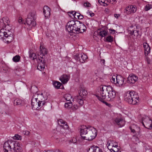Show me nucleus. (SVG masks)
Here are the masks:
<instances>
[{"mask_svg":"<svg viewBox=\"0 0 152 152\" xmlns=\"http://www.w3.org/2000/svg\"><path fill=\"white\" fill-rule=\"evenodd\" d=\"M100 94L96 95V96L101 102L104 103V99H106L107 101H112L115 97V91L110 86H100Z\"/></svg>","mask_w":152,"mask_h":152,"instance_id":"nucleus-1","label":"nucleus"},{"mask_svg":"<svg viewBox=\"0 0 152 152\" xmlns=\"http://www.w3.org/2000/svg\"><path fill=\"white\" fill-rule=\"evenodd\" d=\"M66 30L69 32L77 34L82 33L86 31L85 25L78 20H71L68 22L66 26Z\"/></svg>","mask_w":152,"mask_h":152,"instance_id":"nucleus-2","label":"nucleus"},{"mask_svg":"<svg viewBox=\"0 0 152 152\" xmlns=\"http://www.w3.org/2000/svg\"><path fill=\"white\" fill-rule=\"evenodd\" d=\"M96 129L92 127L88 128L86 126H83L80 129V135L83 140H92L96 137Z\"/></svg>","mask_w":152,"mask_h":152,"instance_id":"nucleus-3","label":"nucleus"},{"mask_svg":"<svg viewBox=\"0 0 152 152\" xmlns=\"http://www.w3.org/2000/svg\"><path fill=\"white\" fill-rule=\"evenodd\" d=\"M13 36L12 33L9 30L2 29L0 31V38L7 44L10 43L13 40Z\"/></svg>","mask_w":152,"mask_h":152,"instance_id":"nucleus-4","label":"nucleus"},{"mask_svg":"<svg viewBox=\"0 0 152 152\" xmlns=\"http://www.w3.org/2000/svg\"><path fill=\"white\" fill-rule=\"evenodd\" d=\"M29 56L32 59L34 60L35 59H37L38 63L37 66V69L40 71L43 70L45 68V59L42 56H40L38 57V58H37L36 54L34 53H30Z\"/></svg>","mask_w":152,"mask_h":152,"instance_id":"nucleus-5","label":"nucleus"},{"mask_svg":"<svg viewBox=\"0 0 152 152\" xmlns=\"http://www.w3.org/2000/svg\"><path fill=\"white\" fill-rule=\"evenodd\" d=\"M37 18L36 12L35 11L30 12L28 15L26 22L28 25L31 26H35L36 25L35 20Z\"/></svg>","mask_w":152,"mask_h":152,"instance_id":"nucleus-6","label":"nucleus"},{"mask_svg":"<svg viewBox=\"0 0 152 152\" xmlns=\"http://www.w3.org/2000/svg\"><path fill=\"white\" fill-rule=\"evenodd\" d=\"M110 80L111 82L117 86L122 87L124 85V78L120 75L114 76Z\"/></svg>","mask_w":152,"mask_h":152,"instance_id":"nucleus-7","label":"nucleus"},{"mask_svg":"<svg viewBox=\"0 0 152 152\" xmlns=\"http://www.w3.org/2000/svg\"><path fill=\"white\" fill-rule=\"evenodd\" d=\"M87 92L83 88H81L80 90L79 93V95L76 96L75 98L76 100V101L79 103L80 105H82L83 104V101L82 96V95L83 96H86L87 94Z\"/></svg>","mask_w":152,"mask_h":152,"instance_id":"nucleus-8","label":"nucleus"},{"mask_svg":"<svg viewBox=\"0 0 152 152\" xmlns=\"http://www.w3.org/2000/svg\"><path fill=\"white\" fill-rule=\"evenodd\" d=\"M74 58L77 61L82 63H84L86 61L88 57L85 54L81 53L75 55L74 56Z\"/></svg>","mask_w":152,"mask_h":152,"instance_id":"nucleus-9","label":"nucleus"},{"mask_svg":"<svg viewBox=\"0 0 152 152\" xmlns=\"http://www.w3.org/2000/svg\"><path fill=\"white\" fill-rule=\"evenodd\" d=\"M142 124L147 129H151L152 128V121L149 117L144 118Z\"/></svg>","mask_w":152,"mask_h":152,"instance_id":"nucleus-10","label":"nucleus"},{"mask_svg":"<svg viewBox=\"0 0 152 152\" xmlns=\"http://www.w3.org/2000/svg\"><path fill=\"white\" fill-rule=\"evenodd\" d=\"M134 92V91H129L125 94L124 96V100L125 101L128 103L129 104H131V103L132 102L131 99L132 98L133 96Z\"/></svg>","mask_w":152,"mask_h":152,"instance_id":"nucleus-11","label":"nucleus"},{"mask_svg":"<svg viewBox=\"0 0 152 152\" xmlns=\"http://www.w3.org/2000/svg\"><path fill=\"white\" fill-rule=\"evenodd\" d=\"M138 80V77L136 75L132 73L130 74L128 77L127 82L130 84H133L135 83Z\"/></svg>","mask_w":152,"mask_h":152,"instance_id":"nucleus-12","label":"nucleus"},{"mask_svg":"<svg viewBox=\"0 0 152 152\" xmlns=\"http://www.w3.org/2000/svg\"><path fill=\"white\" fill-rule=\"evenodd\" d=\"M12 152H21L22 148L18 142L14 141Z\"/></svg>","mask_w":152,"mask_h":152,"instance_id":"nucleus-13","label":"nucleus"},{"mask_svg":"<svg viewBox=\"0 0 152 152\" xmlns=\"http://www.w3.org/2000/svg\"><path fill=\"white\" fill-rule=\"evenodd\" d=\"M114 123L118 125L120 127H121L124 126L125 122L121 118L118 117L115 119Z\"/></svg>","mask_w":152,"mask_h":152,"instance_id":"nucleus-14","label":"nucleus"},{"mask_svg":"<svg viewBox=\"0 0 152 152\" xmlns=\"http://www.w3.org/2000/svg\"><path fill=\"white\" fill-rule=\"evenodd\" d=\"M137 8L135 6L131 5L129 6L126 8V11L128 14L133 13L136 12Z\"/></svg>","mask_w":152,"mask_h":152,"instance_id":"nucleus-15","label":"nucleus"},{"mask_svg":"<svg viewBox=\"0 0 152 152\" xmlns=\"http://www.w3.org/2000/svg\"><path fill=\"white\" fill-rule=\"evenodd\" d=\"M50 9L47 6H45L43 8V12L45 17L48 18L50 15Z\"/></svg>","mask_w":152,"mask_h":152,"instance_id":"nucleus-16","label":"nucleus"},{"mask_svg":"<svg viewBox=\"0 0 152 152\" xmlns=\"http://www.w3.org/2000/svg\"><path fill=\"white\" fill-rule=\"evenodd\" d=\"M70 78L69 75L64 74L62 75L59 78V80L63 84H65L67 82Z\"/></svg>","mask_w":152,"mask_h":152,"instance_id":"nucleus-17","label":"nucleus"},{"mask_svg":"<svg viewBox=\"0 0 152 152\" xmlns=\"http://www.w3.org/2000/svg\"><path fill=\"white\" fill-rule=\"evenodd\" d=\"M88 152H103L102 150L97 146L93 145L91 147Z\"/></svg>","mask_w":152,"mask_h":152,"instance_id":"nucleus-18","label":"nucleus"},{"mask_svg":"<svg viewBox=\"0 0 152 152\" xmlns=\"http://www.w3.org/2000/svg\"><path fill=\"white\" fill-rule=\"evenodd\" d=\"M131 100L132 102L131 103V104L133 105L136 104L139 102V97L135 92L133 96L131 98Z\"/></svg>","mask_w":152,"mask_h":152,"instance_id":"nucleus-19","label":"nucleus"},{"mask_svg":"<svg viewBox=\"0 0 152 152\" xmlns=\"http://www.w3.org/2000/svg\"><path fill=\"white\" fill-rule=\"evenodd\" d=\"M58 124L61 127H62L63 128L67 129L68 128V126L66 122L63 120L60 119L59 120H58Z\"/></svg>","mask_w":152,"mask_h":152,"instance_id":"nucleus-20","label":"nucleus"},{"mask_svg":"<svg viewBox=\"0 0 152 152\" xmlns=\"http://www.w3.org/2000/svg\"><path fill=\"white\" fill-rule=\"evenodd\" d=\"M143 46L145 50V55H147L150 52V47L147 43H144Z\"/></svg>","mask_w":152,"mask_h":152,"instance_id":"nucleus-21","label":"nucleus"},{"mask_svg":"<svg viewBox=\"0 0 152 152\" xmlns=\"http://www.w3.org/2000/svg\"><path fill=\"white\" fill-rule=\"evenodd\" d=\"M134 27H136L135 26H134ZM136 29L135 30L132 29V30H131L129 33L132 35H133L136 37H140L141 35V33L139 31L137 30V28H136Z\"/></svg>","mask_w":152,"mask_h":152,"instance_id":"nucleus-22","label":"nucleus"},{"mask_svg":"<svg viewBox=\"0 0 152 152\" xmlns=\"http://www.w3.org/2000/svg\"><path fill=\"white\" fill-rule=\"evenodd\" d=\"M38 101H45L47 99V96H46L45 93L43 94L41 93L39 94V93Z\"/></svg>","mask_w":152,"mask_h":152,"instance_id":"nucleus-23","label":"nucleus"},{"mask_svg":"<svg viewBox=\"0 0 152 152\" xmlns=\"http://www.w3.org/2000/svg\"><path fill=\"white\" fill-rule=\"evenodd\" d=\"M108 33V31L106 30L102 29L99 32V35L102 37H104L107 35Z\"/></svg>","mask_w":152,"mask_h":152,"instance_id":"nucleus-24","label":"nucleus"},{"mask_svg":"<svg viewBox=\"0 0 152 152\" xmlns=\"http://www.w3.org/2000/svg\"><path fill=\"white\" fill-rule=\"evenodd\" d=\"M40 55H42V56H44L45 55L47 54V51L46 49L43 47H40Z\"/></svg>","mask_w":152,"mask_h":152,"instance_id":"nucleus-25","label":"nucleus"},{"mask_svg":"<svg viewBox=\"0 0 152 152\" xmlns=\"http://www.w3.org/2000/svg\"><path fill=\"white\" fill-rule=\"evenodd\" d=\"M64 97L67 101H74L73 99L72 98V96L69 94H65L64 96Z\"/></svg>","mask_w":152,"mask_h":152,"instance_id":"nucleus-26","label":"nucleus"},{"mask_svg":"<svg viewBox=\"0 0 152 152\" xmlns=\"http://www.w3.org/2000/svg\"><path fill=\"white\" fill-rule=\"evenodd\" d=\"M53 85L54 87L57 89L60 88V86L62 85L61 83L58 81L53 82Z\"/></svg>","mask_w":152,"mask_h":152,"instance_id":"nucleus-27","label":"nucleus"},{"mask_svg":"<svg viewBox=\"0 0 152 152\" xmlns=\"http://www.w3.org/2000/svg\"><path fill=\"white\" fill-rule=\"evenodd\" d=\"M99 3L102 5L107 6L108 5V0H98Z\"/></svg>","mask_w":152,"mask_h":152,"instance_id":"nucleus-28","label":"nucleus"},{"mask_svg":"<svg viewBox=\"0 0 152 152\" xmlns=\"http://www.w3.org/2000/svg\"><path fill=\"white\" fill-rule=\"evenodd\" d=\"M72 101H70L66 102L65 103L64 106L65 108L67 109H69L72 107Z\"/></svg>","mask_w":152,"mask_h":152,"instance_id":"nucleus-29","label":"nucleus"},{"mask_svg":"<svg viewBox=\"0 0 152 152\" xmlns=\"http://www.w3.org/2000/svg\"><path fill=\"white\" fill-rule=\"evenodd\" d=\"M21 100L18 98H16L14 101V104L15 105H20L21 104Z\"/></svg>","mask_w":152,"mask_h":152,"instance_id":"nucleus-30","label":"nucleus"},{"mask_svg":"<svg viewBox=\"0 0 152 152\" xmlns=\"http://www.w3.org/2000/svg\"><path fill=\"white\" fill-rule=\"evenodd\" d=\"M111 141H108V142L107 145H108L107 146V148L108 149H109V146H112L113 147L117 148L118 146L117 144L116 143H110Z\"/></svg>","mask_w":152,"mask_h":152,"instance_id":"nucleus-31","label":"nucleus"},{"mask_svg":"<svg viewBox=\"0 0 152 152\" xmlns=\"http://www.w3.org/2000/svg\"><path fill=\"white\" fill-rule=\"evenodd\" d=\"M38 104H37V106H38V107L39 108H40L42 107V106L43 105H45L46 103L44 101H38Z\"/></svg>","mask_w":152,"mask_h":152,"instance_id":"nucleus-32","label":"nucleus"},{"mask_svg":"<svg viewBox=\"0 0 152 152\" xmlns=\"http://www.w3.org/2000/svg\"><path fill=\"white\" fill-rule=\"evenodd\" d=\"M20 58V57L18 55H16L14 57L12 58V60L15 62H18Z\"/></svg>","mask_w":152,"mask_h":152,"instance_id":"nucleus-33","label":"nucleus"},{"mask_svg":"<svg viewBox=\"0 0 152 152\" xmlns=\"http://www.w3.org/2000/svg\"><path fill=\"white\" fill-rule=\"evenodd\" d=\"M113 41V37L111 36H109L106 39V42H111Z\"/></svg>","mask_w":152,"mask_h":152,"instance_id":"nucleus-34","label":"nucleus"},{"mask_svg":"<svg viewBox=\"0 0 152 152\" xmlns=\"http://www.w3.org/2000/svg\"><path fill=\"white\" fill-rule=\"evenodd\" d=\"M14 140H21L22 139V136L18 134H15V135L12 137Z\"/></svg>","mask_w":152,"mask_h":152,"instance_id":"nucleus-35","label":"nucleus"},{"mask_svg":"<svg viewBox=\"0 0 152 152\" xmlns=\"http://www.w3.org/2000/svg\"><path fill=\"white\" fill-rule=\"evenodd\" d=\"M38 102H34L33 103H31L32 108L33 109H39V108H38L37 106Z\"/></svg>","mask_w":152,"mask_h":152,"instance_id":"nucleus-36","label":"nucleus"},{"mask_svg":"<svg viewBox=\"0 0 152 152\" xmlns=\"http://www.w3.org/2000/svg\"><path fill=\"white\" fill-rule=\"evenodd\" d=\"M2 19L3 20L4 22L6 25L7 24V25L8 24L10 21L9 20V19L8 17H4Z\"/></svg>","mask_w":152,"mask_h":152,"instance_id":"nucleus-37","label":"nucleus"},{"mask_svg":"<svg viewBox=\"0 0 152 152\" xmlns=\"http://www.w3.org/2000/svg\"><path fill=\"white\" fill-rule=\"evenodd\" d=\"M39 92H37L36 93H34V95L32 96V98L38 100Z\"/></svg>","mask_w":152,"mask_h":152,"instance_id":"nucleus-38","label":"nucleus"},{"mask_svg":"<svg viewBox=\"0 0 152 152\" xmlns=\"http://www.w3.org/2000/svg\"><path fill=\"white\" fill-rule=\"evenodd\" d=\"M6 25L4 22L3 20L2 19L0 20V26L2 27H5Z\"/></svg>","mask_w":152,"mask_h":152,"instance_id":"nucleus-39","label":"nucleus"},{"mask_svg":"<svg viewBox=\"0 0 152 152\" xmlns=\"http://www.w3.org/2000/svg\"><path fill=\"white\" fill-rule=\"evenodd\" d=\"M151 8V6L149 5H146L145 7V10L146 11H147L149 10Z\"/></svg>","mask_w":152,"mask_h":152,"instance_id":"nucleus-40","label":"nucleus"},{"mask_svg":"<svg viewBox=\"0 0 152 152\" xmlns=\"http://www.w3.org/2000/svg\"><path fill=\"white\" fill-rule=\"evenodd\" d=\"M84 6L85 7H90L91 6V4L88 2L85 3L83 4Z\"/></svg>","mask_w":152,"mask_h":152,"instance_id":"nucleus-41","label":"nucleus"},{"mask_svg":"<svg viewBox=\"0 0 152 152\" xmlns=\"http://www.w3.org/2000/svg\"><path fill=\"white\" fill-rule=\"evenodd\" d=\"M87 14L88 15H90L91 17H93L94 15V13L92 12H87Z\"/></svg>","mask_w":152,"mask_h":152,"instance_id":"nucleus-42","label":"nucleus"},{"mask_svg":"<svg viewBox=\"0 0 152 152\" xmlns=\"http://www.w3.org/2000/svg\"><path fill=\"white\" fill-rule=\"evenodd\" d=\"M23 133L25 135H28L30 133V132L29 131H23Z\"/></svg>","mask_w":152,"mask_h":152,"instance_id":"nucleus-43","label":"nucleus"},{"mask_svg":"<svg viewBox=\"0 0 152 152\" xmlns=\"http://www.w3.org/2000/svg\"><path fill=\"white\" fill-rule=\"evenodd\" d=\"M18 22L20 24H22L23 23L22 18L21 17H20L18 19Z\"/></svg>","mask_w":152,"mask_h":152,"instance_id":"nucleus-44","label":"nucleus"},{"mask_svg":"<svg viewBox=\"0 0 152 152\" xmlns=\"http://www.w3.org/2000/svg\"><path fill=\"white\" fill-rule=\"evenodd\" d=\"M110 32V33L112 34H115V31L114 29H109Z\"/></svg>","mask_w":152,"mask_h":152,"instance_id":"nucleus-45","label":"nucleus"},{"mask_svg":"<svg viewBox=\"0 0 152 152\" xmlns=\"http://www.w3.org/2000/svg\"><path fill=\"white\" fill-rule=\"evenodd\" d=\"M117 0H110V2L112 4H114L116 2Z\"/></svg>","mask_w":152,"mask_h":152,"instance_id":"nucleus-46","label":"nucleus"},{"mask_svg":"<svg viewBox=\"0 0 152 152\" xmlns=\"http://www.w3.org/2000/svg\"><path fill=\"white\" fill-rule=\"evenodd\" d=\"M24 72H25V71L24 70H22L21 72L19 71V75H23V74L24 73Z\"/></svg>","mask_w":152,"mask_h":152,"instance_id":"nucleus-47","label":"nucleus"},{"mask_svg":"<svg viewBox=\"0 0 152 152\" xmlns=\"http://www.w3.org/2000/svg\"><path fill=\"white\" fill-rule=\"evenodd\" d=\"M75 11H71V12H69V13L70 14H72L73 15V16L74 17V15H75Z\"/></svg>","mask_w":152,"mask_h":152,"instance_id":"nucleus-48","label":"nucleus"},{"mask_svg":"<svg viewBox=\"0 0 152 152\" xmlns=\"http://www.w3.org/2000/svg\"><path fill=\"white\" fill-rule=\"evenodd\" d=\"M37 100L35 99L32 98L31 100V103H33L34 102H37Z\"/></svg>","mask_w":152,"mask_h":152,"instance_id":"nucleus-49","label":"nucleus"},{"mask_svg":"<svg viewBox=\"0 0 152 152\" xmlns=\"http://www.w3.org/2000/svg\"><path fill=\"white\" fill-rule=\"evenodd\" d=\"M73 107L76 110L78 108V106H77V104H75L73 105Z\"/></svg>","mask_w":152,"mask_h":152,"instance_id":"nucleus-50","label":"nucleus"},{"mask_svg":"<svg viewBox=\"0 0 152 152\" xmlns=\"http://www.w3.org/2000/svg\"><path fill=\"white\" fill-rule=\"evenodd\" d=\"M108 149L110 150V151L111 152H115V150L113 148H110V147H109V149Z\"/></svg>","mask_w":152,"mask_h":152,"instance_id":"nucleus-51","label":"nucleus"},{"mask_svg":"<svg viewBox=\"0 0 152 152\" xmlns=\"http://www.w3.org/2000/svg\"><path fill=\"white\" fill-rule=\"evenodd\" d=\"M80 15V14L78 12H75V15H74V17H75V16H77L78 15Z\"/></svg>","mask_w":152,"mask_h":152,"instance_id":"nucleus-52","label":"nucleus"},{"mask_svg":"<svg viewBox=\"0 0 152 152\" xmlns=\"http://www.w3.org/2000/svg\"><path fill=\"white\" fill-rule=\"evenodd\" d=\"M101 62L102 64H104L105 62V60L104 59H102L101 60Z\"/></svg>","mask_w":152,"mask_h":152,"instance_id":"nucleus-53","label":"nucleus"},{"mask_svg":"<svg viewBox=\"0 0 152 152\" xmlns=\"http://www.w3.org/2000/svg\"><path fill=\"white\" fill-rule=\"evenodd\" d=\"M83 18V15H80L79 18L78 19H82Z\"/></svg>","mask_w":152,"mask_h":152,"instance_id":"nucleus-54","label":"nucleus"},{"mask_svg":"<svg viewBox=\"0 0 152 152\" xmlns=\"http://www.w3.org/2000/svg\"><path fill=\"white\" fill-rule=\"evenodd\" d=\"M120 16V15L119 14H115L114 15V16L116 18H118L119 16Z\"/></svg>","mask_w":152,"mask_h":152,"instance_id":"nucleus-55","label":"nucleus"},{"mask_svg":"<svg viewBox=\"0 0 152 152\" xmlns=\"http://www.w3.org/2000/svg\"><path fill=\"white\" fill-rule=\"evenodd\" d=\"M33 88H35V89H36V91H37V88L36 87H35V86H33V87H32L31 88V91H32Z\"/></svg>","mask_w":152,"mask_h":152,"instance_id":"nucleus-56","label":"nucleus"},{"mask_svg":"<svg viewBox=\"0 0 152 152\" xmlns=\"http://www.w3.org/2000/svg\"><path fill=\"white\" fill-rule=\"evenodd\" d=\"M53 152H60L59 150L58 149L54 150L53 151Z\"/></svg>","mask_w":152,"mask_h":152,"instance_id":"nucleus-57","label":"nucleus"},{"mask_svg":"<svg viewBox=\"0 0 152 152\" xmlns=\"http://www.w3.org/2000/svg\"><path fill=\"white\" fill-rule=\"evenodd\" d=\"M77 140L75 139H74L72 140V142L73 143H75L76 142Z\"/></svg>","mask_w":152,"mask_h":152,"instance_id":"nucleus-58","label":"nucleus"},{"mask_svg":"<svg viewBox=\"0 0 152 152\" xmlns=\"http://www.w3.org/2000/svg\"><path fill=\"white\" fill-rule=\"evenodd\" d=\"M134 26H130V28H129V29L130 30H132V29L133 28Z\"/></svg>","mask_w":152,"mask_h":152,"instance_id":"nucleus-59","label":"nucleus"},{"mask_svg":"<svg viewBox=\"0 0 152 152\" xmlns=\"http://www.w3.org/2000/svg\"><path fill=\"white\" fill-rule=\"evenodd\" d=\"M80 15H78L77 16H75V18H76V19H78L79 18V17H80Z\"/></svg>","mask_w":152,"mask_h":152,"instance_id":"nucleus-60","label":"nucleus"},{"mask_svg":"<svg viewBox=\"0 0 152 152\" xmlns=\"http://www.w3.org/2000/svg\"><path fill=\"white\" fill-rule=\"evenodd\" d=\"M131 132L133 133H134L135 131V130H134V129H131Z\"/></svg>","mask_w":152,"mask_h":152,"instance_id":"nucleus-61","label":"nucleus"},{"mask_svg":"<svg viewBox=\"0 0 152 152\" xmlns=\"http://www.w3.org/2000/svg\"><path fill=\"white\" fill-rule=\"evenodd\" d=\"M43 152H52V151H49V150H48L47 151H45Z\"/></svg>","mask_w":152,"mask_h":152,"instance_id":"nucleus-62","label":"nucleus"},{"mask_svg":"<svg viewBox=\"0 0 152 152\" xmlns=\"http://www.w3.org/2000/svg\"><path fill=\"white\" fill-rule=\"evenodd\" d=\"M147 151H148L150 152H151V150L150 149H148V150H147Z\"/></svg>","mask_w":152,"mask_h":152,"instance_id":"nucleus-63","label":"nucleus"},{"mask_svg":"<svg viewBox=\"0 0 152 152\" xmlns=\"http://www.w3.org/2000/svg\"><path fill=\"white\" fill-rule=\"evenodd\" d=\"M45 72H44L43 73V74H45Z\"/></svg>","mask_w":152,"mask_h":152,"instance_id":"nucleus-64","label":"nucleus"}]
</instances>
